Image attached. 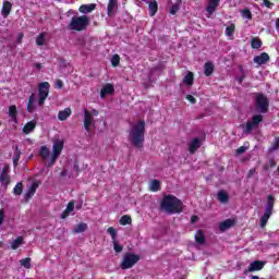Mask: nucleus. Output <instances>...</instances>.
<instances>
[{"label":"nucleus","instance_id":"1","mask_svg":"<svg viewBox=\"0 0 279 279\" xmlns=\"http://www.w3.org/2000/svg\"><path fill=\"white\" fill-rule=\"evenodd\" d=\"M129 141L133 147L141 149L145 143V120H140L129 132Z\"/></svg>","mask_w":279,"mask_h":279},{"label":"nucleus","instance_id":"2","mask_svg":"<svg viewBox=\"0 0 279 279\" xmlns=\"http://www.w3.org/2000/svg\"><path fill=\"white\" fill-rule=\"evenodd\" d=\"M160 209L168 215L180 214L183 210L182 201L171 194L166 195L160 203Z\"/></svg>","mask_w":279,"mask_h":279},{"label":"nucleus","instance_id":"3","mask_svg":"<svg viewBox=\"0 0 279 279\" xmlns=\"http://www.w3.org/2000/svg\"><path fill=\"white\" fill-rule=\"evenodd\" d=\"M90 25V17L87 15L73 16L68 25L71 32H85Z\"/></svg>","mask_w":279,"mask_h":279},{"label":"nucleus","instance_id":"4","mask_svg":"<svg viewBox=\"0 0 279 279\" xmlns=\"http://www.w3.org/2000/svg\"><path fill=\"white\" fill-rule=\"evenodd\" d=\"M274 206H276V196L274 194H269L267 196L265 211L260 218V228H265V226H267V221H269L271 215H274Z\"/></svg>","mask_w":279,"mask_h":279},{"label":"nucleus","instance_id":"5","mask_svg":"<svg viewBox=\"0 0 279 279\" xmlns=\"http://www.w3.org/2000/svg\"><path fill=\"white\" fill-rule=\"evenodd\" d=\"M138 260H141V255H136L132 252L124 253L120 264V269H132V267H134Z\"/></svg>","mask_w":279,"mask_h":279},{"label":"nucleus","instance_id":"6","mask_svg":"<svg viewBox=\"0 0 279 279\" xmlns=\"http://www.w3.org/2000/svg\"><path fill=\"white\" fill-rule=\"evenodd\" d=\"M255 106L258 112H262V114H267V112H269V98L262 93L255 94Z\"/></svg>","mask_w":279,"mask_h":279},{"label":"nucleus","instance_id":"7","mask_svg":"<svg viewBox=\"0 0 279 279\" xmlns=\"http://www.w3.org/2000/svg\"><path fill=\"white\" fill-rule=\"evenodd\" d=\"M49 88L51 85L49 82H43L38 85V106H45V101H47V97H49Z\"/></svg>","mask_w":279,"mask_h":279},{"label":"nucleus","instance_id":"8","mask_svg":"<svg viewBox=\"0 0 279 279\" xmlns=\"http://www.w3.org/2000/svg\"><path fill=\"white\" fill-rule=\"evenodd\" d=\"M260 123H263V116L262 114L253 116L252 119L246 122V125L243 129L244 134H252V130H256V128H258Z\"/></svg>","mask_w":279,"mask_h":279},{"label":"nucleus","instance_id":"9","mask_svg":"<svg viewBox=\"0 0 279 279\" xmlns=\"http://www.w3.org/2000/svg\"><path fill=\"white\" fill-rule=\"evenodd\" d=\"M263 267H265V262L254 260L248 265V268L244 270V276H247V274H252V271H260Z\"/></svg>","mask_w":279,"mask_h":279},{"label":"nucleus","instance_id":"10","mask_svg":"<svg viewBox=\"0 0 279 279\" xmlns=\"http://www.w3.org/2000/svg\"><path fill=\"white\" fill-rule=\"evenodd\" d=\"M9 172H10V165H4L0 173V182L1 184H3V186L10 185V174H8Z\"/></svg>","mask_w":279,"mask_h":279},{"label":"nucleus","instance_id":"11","mask_svg":"<svg viewBox=\"0 0 279 279\" xmlns=\"http://www.w3.org/2000/svg\"><path fill=\"white\" fill-rule=\"evenodd\" d=\"M84 128L86 132H90V126L93 125V113L88 109H84Z\"/></svg>","mask_w":279,"mask_h":279},{"label":"nucleus","instance_id":"12","mask_svg":"<svg viewBox=\"0 0 279 279\" xmlns=\"http://www.w3.org/2000/svg\"><path fill=\"white\" fill-rule=\"evenodd\" d=\"M253 62L258 64V66H263V64H267L269 62V53L262 52L259 56H255L253 58Z\"/></svg>","mask_w":279,"mask_h":279},{"label":"nucleus","instance_id":"13","mask_svg":"<svg viewBox=\"0 0 279 279\" xmlns=\"http://www.w3.org/2000/svg\"><path fill=\"white\" fill-rule=\"evenodd\" d=\"M63 149H64V141L56 140L52 145V154H54V156H60Z\"/></svg>","mask_w":279,"mask_h":279},{"label":"nucleus","instance_id":"14","mask_svg":"<svg viewBox=\"0 0 279 279\" xmlns=\"http://www.w3.org/2000/svg\"><path fill=\"white\" fill-rule=\"evenodd\" d=\"M199 147H202V140L199 137L193 138L189 145L190 154H195Z\"/></svg>","mask_w":279,"mask_h":279},{"label":"nucleus","instance_id":"15","mask_svg":"<svg viewBox=\"0 0 279 279\" xmlns=\"http://www.w3.org/2000/svg\"><path fill=\"white\" fill-rule=\"evenodd\" d=\"M114 94V85L107 83L100 90V97L104 99L106 95H113Z\"/></svg>","mask_w":279,"mask_h":279},{"label":"nucleus","instance_id":"16","mask_svg":"<svg viewBox=\"0 0 279 279\" xmlns=\"http://www.w3.org/2000/svg\"><path fill=\"white\" fill-rule=\"evenodd\" d=\"M38 189V182H34L31 187L27 190V192L24 195V199L26 202H29L32 199L33 195H36V190Z\"/></svg>","mask_w":279,"mask_h":279},{"label":"nucleus","instance_id":"17","mask_svg":"<svg viewBox=\"0 0 279 279\" xmlns=\"http://www.w3.org/2000/svg\"><path fill=\"white\" fill-rule=\"evenodd\" d=\"M11 12H12V2L4 1L2 4L1 15L3 16V19H8Z\"/></svg>","mask_w":279,"mask_h":279},{"label":"nucleus","instance_id":"18","mask_svg":"<svg viewBox=\"0 0 279 279\" xmlns=\"http://www.w3.org/2000/svg\"><path fill=\"white\" fill-rule=\"evenodd\" d=\"M9 117L13 123H19V110L15 105L9 107Z\"/></svg>","mask_w":279,"mask_h":279},{"label":"nucleus","instance_id":"19","mask_svg":"<svg viewBox=\"0 0 279 279\" xmlns=\"http://www.w3.org/2000/svg\"><path fill=\"white\" fill-rule=\"evenodd\" d=\"M73 210H75V202L71 201L68 203L66 208L62 211L61 219H66V217H69Z\"/></svg>","mask_w":279,"mask_h":279},{"label":"nucleus","instance_id":"20","mask_svg":"<svg viewBox=\"0 0 279 279\" xmlns=\"http://www.w3.org/2000/svg\"><path fill=\"white\" fill-rule=\"evenodd\" d=\"M97 4L95 3H90V4H82L78 9V12H81V14H89V12H93L94 10H96Z\"/></svg>","mask_w":279,"mask_h":279},{"label":"nucleus","instance_id":"21","mask_svg":"<svg viewBox=\"0 0 279 279\" xmlns=\"http://www.w3.org/2000/svg\"><path fill=\"white\" fill-rule=\"evenodd\" d=\"M220 2L221 0H209L208 5L206 8V12H208V14H214L215 10L219 8Z\"/></svg>","mask_w":279,"mask_h":279},{"label":"nucleus","instance_id":"22","mask_svg":"<svg viewBox=\"0 0 279 279\" xmlns=\"http://www.w3.org/2000/svg\"><path fill=\"white\" fill-rule=\"evenodd\" d=\"M34 130H36V122H35V120L27 122L23 126L22 132L24 134H32V132H34Z\"/></svg>","mask_w":279,"mask_h":279},{"label":"nucleus","instance_id":"23","mask_svg":"<svg viewBox=\"0 0 279 279\" xmlns=\"http://www.w3.org/2000/svg\"><path fill=\"white\" fill-rule=\"evenodd\" d=\"M195 82V74L193 72L187 71L186 75L183 77V84L186 86H193Z\"/></svg>","mask_w":279,"mask_h":279},{"label":"nucleus","instance_id":"24","mask_svg":"<svg viewBox=\"0 0 279 279\" xmlns=\"http://www.w3.org/2000/svg\"><path fill=\"white\" fill-rule=\"evenodd\" d=\"M34 104H36V94H31L26 107L27 112H34V110H36V106Z\"/></svg>","mask_w":279,"mask_h":279},{"label":"nucleus","instance_id":"25","mask_svg":"<svg viewBox=\"0 0 279 279\" xmlns=\"http://www.w3.org/2000/svg\"><path fill=\"white\" fill-rule=\"evenodd\" d=\"M71 114H72L71 108H65V109L59 111L58 119H59V121H66V119H69V117H71Z\"/></svg>","mask_w":279,"mask_h":279},{"label":"nucleus","instance_id":"26","mask_svg":"<svg viewBox=\"0 0 279 279\" xmlns=\"http://www.w3.org/2000/svg\"><path fill=\"white\" fill-rule=\"evenodd\" d=\"M234 223H235L234 220L227 219V220L220 222L219 228H220L221 232H226V230H230V228H232V226H234Z\"/></svg>","mask_w":279,"mask_h":279},{"label":"nucleus","instance_id":"27","mask_svg":"<svg viewBox=\"0 0 279 279\" xmlns=\"http://www.w3.org/2000/svg\"><path fill=\"white\" fill-rule=\"evenodd\" d=\"M204 73L206 77H210L215 73V64L213 62H206L204 65Z\"/></svg>","mask_w":279,"mask_h":279},{"label":"nucleus","instance_id":"28","mask_svg":"<svg viewBox=\"0 0 279 279\" xmlns=\"http://www.w3.org/2000/svg\"><path fill=\"white\" fill-rule=\"evenodd\" d=\"M149 10V16H156V13L158 12V2L156 0H153L148 4Z\"/></svg>","mask_w":279,"mask_h":279},{"label":"nucleus","instance_id":"29","mask_svg":"<svg viewBox=\"0 0 279 279\" xmlns=\"http://www.w3.org/2000/svg\"><path fill=\"white\" fill-rule=\"evenodd\" d=\"M86 230H88V225H86V222H81L73 229V233L80 234L82 232H86Z\"/></svg>","mask_w":279,"mask_h":279},{"label":"nucleus","instance_id":"30","mask_svg":"<svg viewBox=\"0 0 279 279\" xmlns=\"http://www.w3.org/2000/svg\"><path fill=\"white\" fill-rule=\"evenodd\" d=\"M117 5H118L117 0H109L108 7H107L108 16H112V14H114V9L117 8Z\"/></svg>","mask_w":279,"mask_h":279},{"label":"nucleus","instance_id":"31","mask_svg":"<svg viewBox=\"0 0 279 279\" xmlns=\"http://www.w3.org/2000/svg\"><path fill=\"white\" fill-rule=\"evenodd\" d=\"M218 202L221 204H228V202H230V196L228 193H226V191L218 192Z\"/></svg>","mask_w":279,"mask_h":279},{"label":"nucleus","instance_id":"32","mask_svg":"<svg viewBox=\"0 0 279 279\" xmlns=\"http://www.w3.org/2000/svg\"><path fill=\"white\" fill-rule=\"evenodd\" d=\"M195 241H196V243H199V245H204V243H206V235H204V231L198 230L196 232Z\"/></svg>","mask_w":279,"mask_h":279},{"label":"nucleus","instance_id":"33","mask_svg":"<svg viewBox=\"0 0 279 279\" xmlns=\"http://www.w3.org/2000/svg\"><path fill=\"white\" fill-rule=\"evenodd\" d=\"M251 47L252 49H260L263 47V40L258 37H253L251 39Z\"/></svg>","mask_w":279,"mask_h":279},{"label":"nucleus","instance_id":"34","mask_svg":"<svg viewBox=\"0 0 279 279\" xmlns=\"http://www.w3.org/2000/svg\"><path fill=\"white\" fill-rule=\"evenodd\" d=\"M19 160H21V148H19V145H16L15 150L13 153V165L15 167L19 166Z\"/></svg>","mask_w":279,"mask_h":279},{"label":"nucleus","instance_id":"35","mask_svg":"<svg viewBox=\"0 0 279 279\" xmlns=\"http://www.w3.org/2000/svg\"><path fill=\"white\" fill-rule=\"evenodd\" d=\"M23 243V236H17L13 242H11V250H19Z\"/></svg>","mask_w":279,"mask_h":279},{"label":"nucleus","instance_id":"36","mask_svg":"<svg viewBox=\"0 0 279 279\" xmlns=\"http://www.w3.org/2000/svg\"><path fill=\"white\" fill-rule=\"evenodd\" d=\"M120 226H132V216L124 215L120 218Z\"/></svg>","mask_w":279,"mask_h":279},{"label":"nucleus","instance_id":"37","mask_svg":"<svg viewBox=\"0 0 279 279\" xmlns=\"http://www.w3.org/2000/svg\"><path fill=\"white\" fill-rule=\"evenodd\" d=\"M49 148L47 146H41L39 149V156L43 160H47L49 158Z\"/></svg>","mask_w":279,"mask_h":279},{"label":"nucleus","instance_id":"38","mask_svg":"<svg viewBox=\"0 0 279 279\" xmlns=\"http://www.w3.org/2000/svg\"><path fill=\"white\" fill-rule=\"evenodd\" d=\"M150 191L153 192V193H158V191H160V181H158V180H153L151 182H150Z\"/></svg>","mask_w":279,"mask_h":279},{"label":"nucleus","instance_id":"39","mask_svg":"<svg viewBox=\"0 0 279 279\" xmlns=\"http://www.w3.org/2000/svg\"><path fill=\"white\" fill-rule=\"evenodd\" d=\"M20 264L22 265V267H24L25 269H32V258L26 257L20 260Z\"/></svg>","mask_w":279,"mask_h":279},{"label":"nucleus","instance_id":"40","mask_svg":"<svg viewBox=\"0 0 279 279\" xmlns=\"http://www.w3.org/2000/svg\"><path fill=\"white\" fill-rule=\"evenodd\" d=\"M236 29V26L234 24H230L229 26L226 27L225 34L226 36H234V32Z\"/></svg>","mask_w":279,"mask_h":279},{"label":"nucleus","instance_id":"41","mask_svg":"<svg viewBox=\"0 0 279 279\" xmlns=\"http://www.w3.org/2000/svg\"><path fill=\"white\" fill-rule=\"evenodd\" d=\"M13 194L23 195V182L16 183V185L13 189Z\"/></svg>","mask_w":279,"mask_h":279},{"label":"nucleus","instance_id":"42","mask_svg":"<svg viewBox=\"0 0 279 279\" xmlns=\"http://www.w3.org/2000/svg\"><path fill=\"white\" fill-rule=\"evenodd\" d=\"M119 64H121V57H119V54H114L112 58H111V66H119Z\"/></svg>","mask_w":279,"mask_h":279},{"label":"nucleus","instance_id":"43","mask_svg":"<svg viewBox=\"0 0 279 279\" xmlns=\"http://www.w3.org/2000/svg\"><path fill=\"white\" fill-rule=\"evenodd\" d=\"M112 243H113L114 253L121 254V252H123V245H120V243L117 242V240H114Z\"/></svg>","mask_w":279,"mask_h":279},{"label":"nucleus","instance_id":"44","mask_svg":"<svg viewBox=\"0 0 279 279\" xmlns=\"http://www.w3.org/2000/svg\"><path fill=\"white\" fill-rule=\"evenodd\" d=\"M107 232L108 234H110L112 242L117 241V229H114L113 227H109L107 229Z\"/></svg>","mask_w":279,"mask_h":279},{"label":"nucleus","instance_id":"45","mask_svg":"<svg viewBox=\"0 0 279 279\" xmlns=\"http://www.w3.org/2000/svg\"><path fill=\"white\" fill-rule=\"evenodd\" d=\"M242 16L248 21H252V11H250V9L242 10Z\"/></svg>","mask_w":279,"mask_h":279},{"label":"nucleus","instance_id":"46","mask_svg":"<svg viewBox=\"0 0 279 279\" xmlns=\"http://www.w3.org/2000/svg\"><path fill=\"white\" fill-rule=\"evenodd\" d=\"M36 45L38 47H43V45H45V35H38V37L36 38Z\"/></svg>","mask_w":279,"mask_h":279},{"label":"nucleus","instance_id":"47","mask_svg":"<svg viewBox=\"0 0 279 279\" xmlns=\"http://www.w3.org/2000/svg\"><path fill=\"white\" fill-rule=\"evenodd\" d=\"M180 12V5L179 4H172L170 8V14L174 16V14H178Z\"/></svg>","mask_w":279,"mask_h":279},{"label":"nucleus","instance_id":"48","mask_svg":"<svg viewBox=\"0 0 279 279\" xmlns=\"http://www.w3.org/2000/svg\"><path fill=\"white\" fill-rule=\"evenodd\" d=\"M54 88L61 90V88H64V82H62V80H57L54 83Z\"/></svg>","mask_w":279,"mask_h":279},{"label":"nucleus","instance_id":"49","mask_svg":"<svg viewBox=\"0 0 279 279\" xmlns=\"http://www.w3.org/2000/svg\"><path fill=\"white\" fill-rule=\"evenodd\" d=\"M245 151H247V147H245V146H240V147L235 150V154H236V156H241V154H245Z\"/></svg>","mask_w":279,"mask_h":279},{"label":"nucleus","instance_id":"50","mask_svg":"<svg viewBox=\"0 0 279 279\" xmlns=\"http://www.w3.org/2000/svg\"><path fill=\"white\" fill-rule=\"evenodd\" d=\"M271 149H272V151H276L279 149V136L275 138Z\"/></svg>","mask_w":279,"mask_h":279},{"label":"nucleus","instance_id":"51","mask_svg":"<svg viewBox=\"0 0 279 279\" xmlns=\"http://www.w3.org/2000/svg\"><path fill=\"white\" fill-rule=\"evenodd\" d=\"M185 99L190 101V104H197V99L193 95H186Z\"/></svg>","mask_w":279,"mask_h":279},{"label":"nucleus","instance_id":"52","mask_svg":"<svg viewBox=\"0 0 279 279\" xmlns=\"http://www.w3.org/2000/svg\"><path fill=\"white\" fill-rule=\"evenodd\" d=\"M58 158H60V155H56V153H52L51 162L49 163V167L56 165V160H58Z\"/></svg>","mask_w":279,"mask_h":279},{"label":"nucleus","instance_id":"53","mask_svg":"<svg viewBox=\"0 0 279 279\" xmlns=\"http://www.w3.org/2000/svg\"><path fill=\"white\" fill-rule=\"evenodd\" d=\"M3 221H5V210L0 209V226H3Z\"/></svg>","mask_w":279,"mask_h":279},{"label":"nucleus","instance_id":"54","mask_svg":"<svg viewBox=\"0 0 279 279\" xmlns=\"http://www.w3.org/2000/svg\"><path fill=\"white\" fill-rule=\"evenodd\" d=\"M254 173H256V168H252L248 170V173L246 175L247 180L254 177Z\"/></svg>","mask_w":279,"mask_h":279},{"label":"nucleus","instance_id":"55","mask_svg":"<svg viewBox=\"0 0 279 279\" xmlns=\"http://www.w3.org/2000/svg\"><path fill=\"white\" fill-rule=\"evenodd\" d=\"M263 5H265V8H271L274 5V3L269 0H264Z\"/></svg>","mask_w":279,"mask_h":279},{"label":"nucleus","instance_id":"56","mask_svg":"<svg viewBox=\"0 0 279 279\" xmlns=\"http://www.w3.org/2000/svg\"><path fill=\"white\" fill-rule=\"evenodd\" d=\"M24 36H25V35H24L23 33H20V34L17 35L16 41H17L19 45H21V43H23Z\"/></svg>","mask_w":279,"mask_h":279},{"label":"nucleus","instance_id":"57","mask_svg":"<svg viewBox=\"0 0 279 279\" xmlns=\"http://www.w3.org/2000/svg\"><path fill=\"white\" fill-rule=\"evenodd\" d=\"M196 221H199V217H197V216H192L191 217V223H196Z\"/></svg>","mask_w":279,"mask_h":279},{"label":"nucleus","instance_id":"58","mask_svg":"<svg viewBox=\"0 0 279 279\" xmlns=\"http://www.w3.org/2000/svg\"><path fill=\"white\" fill-rule=\"evenodd\" d=\"M90 114H92V117H99V110L93 109Z\"/></svg>","mask_w":279,"mask_h":279},{"label":"nucleus","instance_id":"59","mask_svg":"<svg viewBox=\"0 0 279 279\" xmlns=\"http://www.w3.org/2000/svg\"><path fill=\"white\" fill-rule=\"evenodd\" d=\"M245 80V75H242L238 78L239 84H243V81Z\"/></svg>","mask_w":279,"mask_h":279},{"label":"nucleus","instance_id":"60","mask_svg":"<svg viewBox=\"0 0 279 279\" xmlns=\"http://www.w3.org/2000/svg\"><path fill=\"white\" fill-rule=\"evenodd\" d=\"M61 178H66V169H63V171L60 173Z\"/></svg>","mask_w":279,"mask_h":279},{"label":"nucleus","instance_id":"61","mask_svg":"<svg viewBox=\"0 0 279 279\" xmlns=\"http://www.w3.org/2000/svg\"><path fill=\"white\" fill-rule=\"evenodd\" d=\"M270 167H271V169H274V167H276V160L270 159Z\"/></svg>","mask_w":279,"mask_h":279},{"label":"nucleus","instance_id":"62","mask_svg":"<svg viewBox=\"0 0 279 279\" xmlns=\"http://www.w3.org/2000/svg\"><path fill=\"white\" fill-rule=\"evenodd\" d=\"M36 69L40 70L43 69V63H35Z\"/></svg>","mask_w":279,"mask_h":279},{"label":"nucleus","instance_id":"63","mask_svg":"<svg viewBox=\"0 0 279 279\" xmlns=\"http://www.w3.org/2000/svg\"><path fill=\"white\" fill-rule=\"evenodd\" d=\"M74 171H80V166L78 165H74Z\"/></svg>","mask_w":279,"mask_h":279},{"label":"nucleus","instance_id":"64","mask_svg":"<svg viewBox=\"0 0 279 279\" xmlns=\"http://www.w3.org/2000/svg\"><path fill=\"white\" fill-rule=\"evenodd\" d=\"M276 27L279 29V17L276 21Z\"/></svg>","mask_w":279,"mask_h":279}]
</instances>
